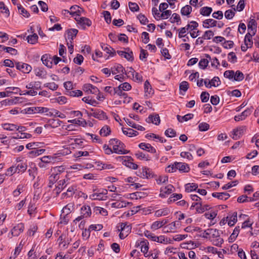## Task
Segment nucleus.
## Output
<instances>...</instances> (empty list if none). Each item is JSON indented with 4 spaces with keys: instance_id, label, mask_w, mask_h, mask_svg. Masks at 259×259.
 I'll return each mask as SVG.
<instances>
[{
    "instance_id": "nucleus-15",
    "label": "nucleus",
    "mask_w": 259,
    "mask_h": 259,
    "mask_svg": "<svg viewBox=\"0 0 259 259\" xmlns=\"http://www.w3.org/2000/svg\"><path fill=\"white\" fill-rule=\"evenodd\" d=\"M40 107H27L21 111V113L26 114H32L39 113Z\"/></svg>"
},
{
    "instance_id": "nucleus-62",
    "label": "nucleus",
    "mask_w": 259,
    "mask_h": 259,
    "mask_svg": "<svg viewBox=\"0 0 259 259\" xmlns=\"http://www.w3.org/2000/svg\"><path fill=\"white\" fill-rule=\"evenodd\" d=\"M122 90L121 88H113V95L117 94L119 96H123L124 98L127 97V94L122 92Z\"/></svg>"
},
{
    "instance_id": "nucleus-31",
    "label": "nucleus",
    "mask_w": 259,
    "mask_h": 259,
    "mask_svg": "<svg viewBox=\"0 0 259 259\" xmlns=\"http://www.w3.org/2000/svg\"><path fill=\"white\" fill-rule=\"evenodd\" d=\"M124 119L125 121V122H126V123L129 126H131L132 127L137 129L138 130L141 131H144L145 130V128L144 127H143L141 125H140L136 124L133 121H131L130 119H128L127 118H124Z\"/></svg>"
},
{
    "instance_id": "nucleus-57",
    "label": "nucleus",
    "mask_w": 259,
    "mask_h": 259,
    "mask_svg": "<svg viewBox=\"0 0 259 259\" xmlns=\"http://www.w3.org/2000/svg\"><path fill=\"white\" fill-rule=\"evenodd\" d=\"M244 79V74L242 72L237 70L234 72V79L237 81H242Z\"/></svg>"
},
{
    "instance_id": "nucleus-50",
    "label": "nucleus",
    "mask_w": 259,
    "mask_h": 259,
    "mask_svg": "<svg viewBox=\"0 0 259 259\" xmlns=\"http://www.w3.org/2000/svg\"><path fill=\"white\" fill-rule=\"evenodd\" d=\"M67 185V184H66L65 180L60 181L58 186L55 188L54 191H56L57 194H59Z\"/></svg>"
},
{
    "instance_id": "nucleus-59",
    "label": "nucleus",
    "mask_w": 259,
    "mask_h": 259,
    "mask_svg": "<svg viewBox=\"0 0 259 259\" xmlns=\"http://www.w3.org/2000/svg\"><path fill=\"white\" fill-rule=\"evenodd\" d=\"M130 70H131L129 72L132 73V75L135 78V80L141 82L142 81V76L140 75L138 72H136V73L134 74L135 70L133 68L131 67Z\"/></svg>"
},
{
    "instance_id": "nucleus-18",
    "label": "nucleus",
    "mask_w": 259,
    "mask_h": 259,
    "mask_svg": "<svg viewBox=\"0 0 259 259\" xmlns=\"http://www.w3.org/2000/svg\"><path fill=\"white\" fill-rule=\"evenodd\" d=\"M61 123L62 121L58 119H52L49 121L48 124L45 125V127L46 128L49 127L56 128L59 126Z\"/></svg>"
},
{
    "instance_id": "nucleus-19",
    "label": "nucleus",
    "mask_w": 259,
    "mask_h": 259,
    "mask_svg": "<svg viewBox=\"0 0 259 259\" xmlns=\"http://www.w3.org/2000/svg\"><path fill=\"white\" fill-rule=\"evenodd\" d=\"M45 151L46 149L43 148L32 150L28 153V156L30 158H34L41 155L45 152Z\"/></svg>"
},
{
    "instance_id": "nucleus-46",
    "label": "nucleus",
    "mask_w": 259,
    "mask_h": 259,
    "mask_svg": "<svg viewBox=\"0 0 259 259\" xmlns=\"http://www.w3.org/2000/svg\"><path fill=\"white\" fill-rule=\"evenodd\" d=\"M176 228V222H173L163 228L165 233L172 232Z\"/></svg>"
},
{
    "instance_id": "nucleus-28",
    "label": "nucleus",
    "mask_w": 259,
    "mask_h": 259,
    "mask_svg": "<svg viewBox=\"0 0 259 259\" xmlns=\"http://www.w3.org/2000/svg\"><path fill=\"white\" fill-rule=\"evenodd\" d=\"M111 72L113 74H116L118 73L126 74V72L124 68L120 64H117L116 66H115L114 68H112Z\"/></svg>"
},
{
    "instance_id": "nucleus-61",
    "label": "nucleus",
    "mask_w": 259,
    "mask_h": 259,
    "mask_svg": "<svg viewBox=\"0 0 259 259\" xmlns=\"http://www.w3.org/2000/svg\"><path fill=\"white\" fill-rule=\"evenodd\" d=\"M73 146L75 148L80 147L83 146V140L80 138L74 137L73 139Z\"/></svg>"
},
{
    "instance_id": "nucleus-60",
    "label": "nucleus",
    "mask_w": 259,
    "mask_h": 259,
    "mask_svg": "<svg viewBox=\"0 0 259 259\" xmlns=\"http://www.w3.org/2000/svg\"><path fill=\"white\" fill-rule=\"evenodd\" d=\"M44 86L52 91H56L58 88V85L54 82L46 83L44 84Z\"/></svg>"
},
{
    "instance_id": "nucleus-13",
    "label": "nucleus",
    "mask_w": 259,
    "mask_h": 259,
    "mask_svg": "<svg viewBox=\"0 0 259 259\" xmlns=\"http://www.w3.org/2000/svg\"><path fill=\"white\" fill-rule=\"evenodd\" d=\"M148 242L147 240H143L141 241L140 242H137L136 244V246L138 247L141 246V251L144 254H147L149 246H148Z\"/></svg>"
},
{
    "instance_id": "nucleus-10",
    "label": "nucleus",
    "mask_w": 259,
    "mask_h": 259,
    "mask_svg": "<svg viewBox=\"0 0 259 259\" xmlns=\"http://www.w3.org/2000/svg\"><path fill=\"white\" fill-rule=\"evenodd\" d=\"M246 130V126H242L238 127V128L234 129L233 131V137L232 138L234 140H237L239 139L244 133Z\"/></svg>"
},
{
    "instance_id": "nucleus-33",
    "label": "nucleus",
    "mask_w": 259,
    "mask_h": 259,
    "mask_svg": "<svg viewBox=\"0 0 259 259\" xmlns=\"http://www.w3.org/2000/svg\"><path fill=\"white\" fill-rule=\"evenodd\" d=\"M247 29L248 32H253L256 30V22L254 19L250 18L247 24Z\"/></svg>"
},
{
    "instance_id": "nucleus-8",
    "label": "nucleus",
    "mask_w": 259,
    "mask_h": 259,
    "mask_svg": "<svg viewBox=\"0 0 259 259\" xmlns=\"http://www.w3.org/2000/svg\"><path fill=\"white\" fill-rule=\"evenodd\" d=\"M174 188V186L171 184L161 187L160 190L159 196L161 198L165 197L166 195L171 194L173 192Z\"/></svg>"
},
{
    "instance_id": "nucleus-43",
    "label": "nucleus",
    "mask_w": 259,
    "mask_h": 259,
    "mask_svg": "<svg viewBox=\"0 0 259 259\" xmlns=\"http://www.w3.org/2000/svg\"><path fill=\"white\" fill-rule=\"evenodd\" d=\"M198 185L195 183H188L185 185V190L187 192L196 191Z\"/></svg>"
},
{
    "instance_id": "nucleus-16",
    "label": "nucleus",
    "mask_w": 259,
    "mask_h": 259,
    "mask_svg": "<svg viewBox=\"0 0 259 259\" xmlns=\"http://www.w3.org/2000/svg\"><path fill=\"white\" fill-rule=\"evenodd\" d=\"M147 122L153 123L155 125H159L160 122L159 116L158 114H153L150 115L146 119Z\"/></svg>"
},
{
    "instance_id": "nucleus-4",
    "label": "nucleus",
    "mask_w": 259,
    "mask_h": 259,
    "mask_svg": "<svg viewBox=\"0 0 259 259\" xmlns=\"http://www.w3.org/2000/svg\"><path fill=\"white\" fill-rule=\"evenodd\" d=\"M117 159L122 161L123 164L130 168L137 169L138 167V165L133 162L134 159L131 156H118Z\"/></svg>"
},
{
    "instance_id": "nucleus-51",
    "label": "nucleus",
    "mask_w": 259,
    "mask_h": 259,
    "mask_svg": "<svg viewBox=\"0 0 259 259\" xmlns=\"http://www.w3.org/2000/svg\"><path fill=\"white\" fill-rule=\"evenodd\" d=\"M107 190L106 189H102L98 190V200H106L107 198Z\"/></svg>"
},
{
    "instance_id": "nucleus-55",
    "label": "nucleus",
    "mask_w": 259,
    "mask_h": 259,
    "mask_svg": "<svg viewBox=\"0 0 259 259\" xmlns=\"http://www.w3.org/2000/svg\"><path fill=\"white\" fill-rule=\"evenodd\" d=\"M144 89L145 92V96H147V94H153L152 89L150 82L146 80L144 83Z\"/></svg>"
},
{
    "instance_id": "nucleus-17",
    "label": "nucleus",
    "mask_w": 259,
    "mask_h": 259,
    "mask_svg": "<svg viewBox=\"0 0 259 259\" xmlns=\"http://www.w3.org/2000/svg\"><path fill=\"white\" fill-rule=\"evenodd\" d=\"M41 60L42 63L48 68H51L52 66L53 59L50 55L45 54L42 56Z\"/></svg>"
},
{
    "instance_id": "nucleus-22",
    "label": "nucleus",
    "mask_w": 259,
    "mask_h": 259,
    "mask_svg": "<svg viewBox=\"0 0 259 259\" xmlns=\"http://www.w3.org/2000/svg\"><path fill=\"white\" fill-rule=\"evenodd\" d=\"M78 33V30L76 29H70L67 31L66 40L69 42H72L74 38Z\"/></svg>"
},
{
    "instance_id": "nucleus-52",
    "label": "nucleus",
    "mask_w": 259,
    "mask_h": 259,
    "mask_svg": "<svg viewBox=\"0 0 259 259\" xmlns=\"http://www.w3.org/2000/svg\"><path fill=\"white\" fill-rule=\"evenodd\" d=\"M75 136H70V137H66L64 138V140H63L61 143L62 144H67L70 145L73 148H75V147L73 146V139Z\"/></svg>"
},
{
    "instance_id": "nucleus-32",
    "label": "nucleus",
    "mask_w": 259,
    "mask_h": 259,
    "mask_svg": "<svg viewBox=\"0 0 259 259\" xmlns=\"http://www.w3.org/2000/svg\"><path fill=\"white\" fill-rule=\"evenodd\" d=\"M101 48L104 51L111 57L115 56L116 54V52L114 49L111 47H108L107 45H101Z\"/></svg>"
},
{
    "instance_id": "nucleus-36",
    "label": "nucleus",
    "mask_w": 259,
    "mask_h": 259,
    "mask_svg": "<svg viewBox=\"0 0 259 259\" xmlns=\"http://www.w3.org/2000/svg\"><path fill=\"white\" fill-rule=\"evenodd\" d=\"M51 164H54L58 162L61 159V154L60 153H56L52 155L48 156Z\"/></svg>"
},
{
    "instance_id": "nucleus-14",
    "label": "nucleus",
    "mask_w": 259,
    "mask_h": 259,
    "mask_svg": "<svg viewBox=\"0 0 259 259\" xmlns=\"http://www.w3.org/2000/svg\"><path fill=\"white\" fill-rule=\"evenodd\" d=\"M75 19L77 22V23L81 25L84 28L86 26H89L91 25V21L87 18L79 16L75 17Z\"/></svg>"
},
{
    "instance_id": "nucleus-20",
    "label": "nucleus",
    "mask_w": 259,
    "mask_h": 259,
    "mask_svg": "<svg viewBox=\"0 0 259 259\" xmlns=\"http://www.w3.org/2000/svg\"><path fill=\"white\" fill-rule=\"evenodd\" d=\"M35 75L40 78H46L47 72L44 68L37 67L34 69Z\"/></svg>"
},
{
    "instance_id": "nucleus-58",
    "label": "nucleus",
    "mask_w": 259,
    "mask_h": 259,
    "mask_svg": "<svg viewBox=\"0 0 259 259\" xmlns=\"http://www.w3.org/2000/svg\"><path fill=\"white\" fill-rule=\"evenodd\" d=\"M67 95H69L71 97H80L83 95V93L81 91L77 90L72 91H70L68 92Z\"/></svg>"
},
{
    "instance_id": "nucleus-63",
    "label": "nucleus",
    "mask_w": 259,
    "mask_h": 259,
    "mask_svg": "<svg viewBox=\"0 0 259 259\" xmlns=\"http://www.w3.org/2000/svg\"><path fill=\"white\" fill-rule=\"evenodd\" d=\"M164 134L169 138H173L176 136V132L171 128H169L165 131Z\"/></svg>"
},
{
    "instance_id": "nucleus-21",
    "label": "nucleus",
    "mask_w": 259,
    "mask_h": 259,
    "mask_svg": "<svg viewBox=\"0 0 259 259\" xmlns=\"http://www.w3.org/2000/svg\"><path fill=\"white\" fill-rule=\"evenodd\" d=\"M44 147L45 143L41 142H31L27 144L26 146L27 149L31 150L44 148Z\"/></svg>"
},
{
    "instance_id": "nucleus-40",
    "label": "nucleus",
    "mask_w": 259,
    "mask_h": 259,
    "mask_svg": "<svg viewBox=\"0 0 259 259\" xmlns=\"http://www.w3.org/2000/svg\"><path fill=\"white\" fill-rule=\"evenodd\" d=\"M212 11V9L209 7H204L200 9V14L203 16H208Z\"/></svg>"
},
{
    "instance_id": "nucleus-23",
    "label": "nucleus",
    "mask_w": 259,
    "mask_h": 259,
    "mask_svg": "<svg viewBox=\"0 0 259 259\" xmlns=\"http://www.w3.org/2000/svg\"><path fill=\"white\" fill-rule=\"evenodd\" d=\"M212 196L213 197L218 198L219 199L225 200L230 197V195L227 192H214L212 193Z\"/></svg>"
},
{
    "instance_id": "nucleus-5",
    "label": "nucleus",
    "mask_w": 259,
    "mask_h": 259,
    "mask_svg": "<svg viewBox=\"0 0 259 259\" xmlns=\"http://www.w3.org/2000/svg\"><path fill=\"white\" fill-rule=\"evenodd\" d=\"M63 11L66 13H69L73 16H75V17H78L80 16L81 14L83 12V10L82 8L79 7L77 5L72 6L70 8V11L67 10H64Z\"/></svg>"
},
{
    "instance_id": "nucleus-41",
    "label": "nucleus",
    "mask_w": 259,
    "mask_h": 259,
    "mask_svg": "<svg viewBox=\"0 0 259 259\" xmlns=\"http://www.w3.org/2000/svg\"><path fill=\"white\" fill-rule=\"evenodd\" d=\"M111 133L110 127L106 125H104L100 131V135L102 137H107Z\"/></svg>"
},
{
    "instance_id": "nucleus-42",
    "label": "nucleus",
    "mask_w": 259,
    "mask_h": 259,
    "mask_svg": "<svg viewBox=\"0 0 259 259\" xmlns=\"http://www.w3.org/2000/svg\"><path fill=\"white\" fill-rule=\"evenodd\" d=\"M194 116V115L192 113L187 114L183 116H181L179 115L177 116V118L179 122H182L183 121H187L191 119H192Z\"/></svg>"
},
{
    "instance_id": "nucleus-24",
    "label": "nucleus",
    "mask_w": 259,
    "mask_h": 259,
    "mask_svg": "<svg viewBox=\"0 0 259 259\" xmlns=\"http://www.w3.org/2000/svg\"><path fill=\"white\" fill-rule=\"evenodd\" d=\"M25 88L27 89L40 90L41 82L39 81H31L28 83Z\"/></svg>"
},
{
    "instance_id": "nucleus-29",
    "label": "nucleus",
    "mask_w": 259,
    "mask_h": 259,
    "mask_svg": "<svg viewBox=\"0 0 259 259\" xmlns=\"http://www.w3.org/2000/svg\"><path fill=\"white\" fill-rule=\"evenodd\" d=\"M114 168V166L111 164L104 163L102 162L98 161V170H110Z\"/></svg>"
},
{
    "instance_id": "nucleus-44",
    "label": "nucleus",
    "mask_w": 259,
    "mask_h": 259,
    "mask_svg": "<svg viewBox=\"0 0 259 259\" xmlns=\"http://www.w3.org/2000/svg\"><path fill=\"white\" fill-rule=\"evenodd\" d=\"M192 8L190 5L183 7L181 10V13L183 16H188L192 12Z\"/></svg>"
},
{
    "instance_id": "nucleus-26",
    "label": "nucleus",
    "mask_w": 259,
    "mask_h": 259,
    "mask_svg": "<svg viewBox=\"0 0 259 259\" xmlns=\"http://www.w3.org/2000/svg\"><path fill=\"white\" fill-rule=\"evenodd\" d=\"M217 21L212 19H206L203 21V27L206 28H208L210 27H213L216 26Z\"/></svg>"
},
{
    "instance_id": "nucleus-54",
    "label": "nucleus",
    "mask_w": 259,
    "mask_h": 259,
    "mask_svg": "<svg viewBox=\"0 0 259 259\" xmlns=\"http://www.w3.org/2000/svg\"><path fill=\"white\" fill-rule=\"evenodd\" d=\"M17 7L19 14L26 18H28L29 17L30 15L29 13L20 4L18 5Z\"/></svg>"
},
{
    "instance_id": "nucleus-7",
    "label": "nucleus",
    "mask_w": 259,
    "mask_h": 259,
    "mask_svg": "<svg viewBox=\"0 0 259 259\" xmlns=\"http://www.w3.org/2000/svg\"><path fill=\"white\" fill-rule=\"evenodd\" d=\"M139 172L140 174L137 175L141 178L149 179L154 177V174L152 170L147 167H143L142 171H139Z\"/></svg>"
},
{
    "instance_id": "nucleus-30",
    "label": "nucleus",
    "mask_w": 259,
    "mask_h": 259,
    "mask_svg": "<svg viewBox=\"0 0 259 259\" xmlns=\"http://www.w3.org/2000/svg\"><path fill=\"white\" fill-rule=\"evenodd\" d=\"M220 84L221 81L219 77L215 76L211 80V81L209 80L207 85H206V88H210L211 87H218Z\"/></svg>"
},
{
    "instance_id": "nucleus-39",
    "label": "nucleus",
    "mask_w": 259,
    "mask_h": 259,
    "mask_svg": "<svg viewBox=\"0 0 259 259\" xmlns=\"http://www.w3.org/2000/svg\"><path fill=\"white\" fill-rule=\"evenodd\" d=\"M122 131L124 135L128 136L130 137L136 136L139 134V133L137 131L130 128H127L126 130H125L124 128H122Z\"/></svg>"
},
{
    "instance_id": "nucleus-12",
    "label": "nucleus",
    "mask_w": 259,
    "mask_h": 259,
    "mask_svg": "<svg viewBox=\"0 0 259 259\" xmlns=\"http://www.w3.org/2000/svg\"><path fill=\"white\" fill-rule=\"evenodd\" d=\"M252 108H247L245 111L242 112L240 114L235 116L234 117V119L236 121H239L240 120H243L245 119L246 117L249 116L252 112Z\"/></svg>"
},
{
    "instance_id": "nucleus-38",
    "label": "nucleus",
    "mask_w": 259,
    "mask_h": 259,
    "mask_svg": "<svg viewBox=\"0 0 259 259\" xmlns=\"http://www.w3.org/2000/svg\"><path fill=\"white\" fill-rule=\"evenodd\" d=\"M170 211L167 208H164L162 209H158L155 212V216L156 217H160L161 216H165L169 213Z\"/></svg>"
},
{
    "instance_id": "nucleus-64",
    "label": "nucleus",
    "mask_w": 259,
    "mask_h": 259,
    "mask_svg": "<svg viewBox=\"0 0 259 259\" xmlns=\"http://www.w3.org/2000/svg\"><path fill=\"white\" fill-rule=\"evenodd\" d=\"M136 156L138 159H139L140 160H149V155L148 154H145L143 153L142 152L138 151L135 154Z\"/></svg>"
},
{
    "instance_id": "nucleus-45",
    "label": "nucleus",
    "mask_w": 259,
    "mask_h": 259,
    "mask_svg": "<svg viewBox=\"0 0 259 259\" xmlns=\"http://www.w3.org/2000/svg\"><path fill=\"white\" fill-rule=\"evenodd\" d=\"M3 128L7 131H14L17 128V125L12 123H4L2 124Z\"/></svg>"
},
{
    "instance_id": "nucleus-3",
    "label": "nucleus",
    "mask_w": 259,
    "mask_h": 259,
    "mask_svg": "<svg viewBox=\"0 0 259 259\" xmlns=\"http://www.w3.org/2000/svg\"><path fill=\"white\" fill-rule=\"evenodd\" d=\"M92 213L91 209L90 206L84 205L80 208V215L74 220L73 222L76 224L80 221L83 220L85 218H89L91 216Z\"/></svg>"
},
{
    "instance_id": "nucleus-48",
    "label": "nucleus",
    "mask_w": 259,
    "mask_h": 259,
    "mask_svg": "<svg viewBox=\"0 0 259 259\" xmlns=\"http://www.w3.org/2000/svg\"><path fill=\"white\" fill-rule=\"evenodd\" d=\"M237 221V212H234L228 221V225L230 227L233 226Z\"/></svg>"
},
{
    "instance_id": "nucleus-1",
    "label": "nucleus",
    "mask_w": 259,
    "mask_h": 259,
    "mask_svg": "<svg viewBox=\"0 0 259 259\" xmlns=\"http://www.w3.org/2000/svg\"><path fill=\"white\" fill-rule=\"evenodd\" d=\"M109 144L112 146L113 152L116 154H125L130 152V151L124 149L125 145L117 139H110Z\"/></svg>"
},
{
    "instance_id": "nucleus-2",
    "label": "nucleus",
    "mask_w": 259,
    "mask_h": 259,
    "mask_svg": "<svg viewBox=\"0 0 259 259\" xmlns=\"http://www.w3.org/2000/svg\"><path fill=\"white\" fill-rule=\"evenodd\" d=\"M178 169L180 172L185 173L190 171L189 165L185 163L175 162L172 165H168L166 168V171L168 172H173Z\"/></svg>"
},
{
    "instance_id": "nucleus-35",
    "label": "nucleus",
    "mask_w": 259,
    "mask_h": 259,
    "mask_svg": "<svg viewBox=\"0 0 259 259\" xmlns=\"http://www.w3.org/2000/svg\"><path fill=\"white\" fill-rule=\"evenodd\" d=\"M73 206L74 204L72 203H70L67 204L65 206H64L63 208L62 213H64L65 216L69 214L73 211L74 209Z\"/></svg>"
},
{
    "instance_id": "nucleus-11",
    "label": "nucleus",
    "mask_w": 259,
    "mask_h": 259,
    "mask_svg": "<svg viewBox=\"0 0 259 259\" xmlns=\"http://www.w3.org/2000/svg\"><path fill=\"white\" fill-rule=\"evenodd\" d=\"M77 190V186L75 185H72L69 186L66 192H64L62 194V198H65L72 196L75 191Z\"/></svg>"
},
{
    "instance_id": "nucleus-6",
    "label": "nucleus",
    "mask_w": 259,
    "mask_h": 259,
    "mask_svg": "<svg viewBox=\"0 0 259 259\" xmlns=\"http://www.w3.org/2000/svg\"><path fill=\"white\" fill-rule=\"evenodd\" d=\"M16 68L24 73H29L32 70V67L23 62H17L15 63Z\"/></svg>"
},
{
    "instance_id": "nucleus-9",
    "label": "nucleus",
    "mask_w": 259,
    "mask_h": 259,
    "mask_svg": "<svg viewBox=\"0 0 259 259\" xmlns=\"http://www.w3.org/2000/svg\"><path fill=\"white\" fill-rule=\"evenodd\" d=\"M24 229V225L22 223L17 224L11 230V233L12 236H18L22 233Z\"/></svg>"
},
{
    "instance_id": "nucleus-49",
    "label": "nucleus",
    "mask_w": 259,
    "mask_h": 259,
    "mask_svg": "<svg viewBox=\"0 0 259 259\" xmlns=\"http://www.w3.org/2000/svg\"><path fill=\"white\" fill-rule=\"evenodd\" d=\"M38 37L36 33L32 35H29L27 37V40L28 43L31 44H35L37 42Z\"/></svg>"
},
{
    "instance_id": "nucleus-34",
    "label": "nucleus",
    "mask_w": 259,
    "mask_h": 259,
    "mask_svg": "<svg viewBox=\"0 0 259 259\" xmlns=\"http://www.w3.org/2000/svg\"><path fill=\"white\" fill-rule=\"evenodd\" d=\"M167 223L168 221L166 220H163L162 221H156L152 224L151 228L152 229L156 230L162 227Z\"/></svg>"
},
{
    "instance_id": "nucleus-53",
    "label": "nucleus",
    "mask_w": 259,
    "mask_h": 259,
    "mask_svg": "<svg viewBox=\"0 0 259 259\" xmlns=\"http://www.w3.org/2000/svg\"><path fill=\"white\" fill-rule=\"evenodd\" d=\"M82 100L85 103H88L95 107L96 106V105H97V102L95 99H92V98H91L90 97H83L82 99Z\"/></svg>"
},
{
    "instance_id": "nucleus-27",
    "label": "nucleus",
    "mask_w": 259,
    "mask_h": 259,
    "mask_svg": "<svg viewBox=\"0 0 259 259\" xmlns=\"http://www.w3.org/2000/svg\"><path fill=\"white\" fill-rule=\"evenodd\" d=\"M17 173H23L27 169V165L26 162H21L15 165Z\"/></svg>"
},
{
    "instance_id": "nucleus-56",
    "label": "nucleus",
    "mask_w": 259,
    "mask_h": 259,
    "mask_svg": "<svg viewBox=\"0 0 259 259\" xmlns=\"http://www.w3.org/2000/svg\"><path fill=\"white\" fill-rule=\"evenodd\" d=\"M0 47L4 49V51H5L6 52L11 54L12 55H16L17 54V50L15 49L5 46H0Z\"/></svg>"
},
{
    "instance_id": "nucleus-25",
    "label": "nucleus",
    "mask_w": 259,
    "mask_h": 259,
    "mask_svg": "<svg viewBox=\"0 0 259 259\" xmlns=\"http://www.w3.org/2000/svg\"><path fill=\"white\" fill-rule=\"evenodd\" d=\"M82 90L90 94H95L97 91V88L90 83H87L83 85Z\"/></svg>"
},
{
    "instance_id": "nucleus-47",
    "label": "nucleus",
    "mask_w": 259,
    "mask_h": 259,
    "mask_svg": "<svg viewBox=\"0 0 259 259\" xmlns=\"http://www.w3.org/2000/svg\"><path fill=\"white\" fill-rule=\"evenodd\" d=\"M131 229L132 227L130 225H127V223H121L120 224V229H118V231H125L126 234H128L131 232Z\"/></svg>"
},
{
    "instance_id": "nucleus-37",
    "label": "nucleus",
    "mask_w": 259,
    "mask_h": 259,
    "mask_svg": "<svg viewBox=\"0 0 259 259\" xmlns=\"http://www.w3.org/2000/svg\"><path fill=\"white\" fill-rule=\"evenodd\" d=\"M240 232V227L237 226L234 229V231L231 236L229 238V241L233 242L236 239Z\"/></svg>"
}]
</instances>
